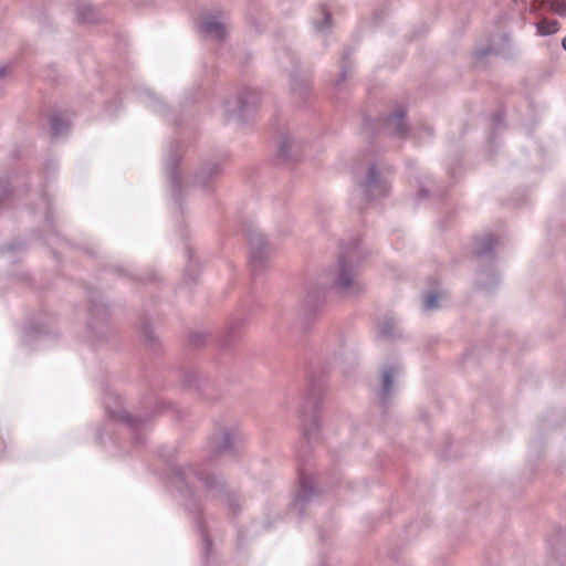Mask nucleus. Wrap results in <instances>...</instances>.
I'll return each mask as SVG.
<instances>
[{"instance_id":"39448f33","label":"nucleus","mask_w":566,"mask_h":566,"mask_svg":"<svg viewBox=\"0 0 566 566\" xmlns=\"http://www.w3.org/2000/svg\"><path fill=\"white\" fill-rule=\"evenodd\" d=\"M237 440V436L229 429H222L216 432L210 439V447L216 452L230 450Z\"/></svg>"},{"instance_id":"f8f14e48","label":"nucleus","mask_w":566,"mask_h":566,"mask_svg":"<svg viewBox=\"0 0 566 566\" xmlns=\"http://www.w3.org/2000/svg\"><path fill=\"white\" fill-rule=\"evenodd\" d=\"M494 247V239L491 235H485L476 241L474 252L479 255H484L490 252Z\"/></svg>"},{"instance_id":"9b49d317","label":"nucleus","mask_w":566,"mask_h":566,"mask_svg":"<svg viewBox=\"0 0 566 566\" xmlns=\"http://www.w3.org/2000/svg\"><path fill=\"white\" fill-rule=\"evenodd\" d=\"M297 146V142L290 135H283L279 145V153L283 157H289L293 148Z\"/></svg>"},{"instance_id":"9d476101","label":"nucleus","mask_w":566,"mask_h":566,"mask_svg":"<svg viewBox=\"0 0 566 566\" xmlns=\"http://www.w3.org/2000/svg\"><path fill=\"white\" fill-rule=\"evenodd\" d=\"M535 25L537 35L542 36L554 34L559 29L557 20L542 19Z\"/></svg>"},{"instance_id":"0eeeda50","label":"nucleus","mask_w":566,"mask_h":566,"mask_svg":"<svg viewBox=\"0 0 566 566\" xmlns=\"http://www.w3.org/2000/svg\"><path fill=\"white\" fill-rule=\"evenodd\" d=\"M547 3L549 10L559 15H566V1L565 0H534V2L530 7V12L537 14L541 8Z\"/></svg>"},{"instance_id":"7ed1b4c3","label":"nucleus","mask_w":566,"mask_h":566,"mask_svg":"<svg viewBox=\"0 0 566 566\" xmlns=\"http://www.w3.org/2000/svg\"><path fill=\"white\" fill-rule=\"evenodd\" d=\"M363 191L367 199L374 200L385 196L389 186L386 180L379 177L374 167L368 170L365 182L361 185Z\"/></svg>"},{"instance_id":"423d86ee","label":"nucleus","mask_w":566,"mask_h":566,"mask_svg":"<svg viewBox=\"0 0 566 566\" xmlns=\"http://www.w3.org/2000/svg\"><path fill=\"white\" fill-rule=\"evenodd\" d=\"M399 371L400 368L398 365H390L382 368L380 397L384 400L390 396L394 378L399 375Z\"/></svg>"},{"instance_id":"6e6552de","label":"nucleus","mask_w":566,"mask_h":566,"mask_svg":"<svg viewBox=\"0 0 566 566\" xmlns=\"http://www.w3.org/2000/svg\"><path fill=\"white\" fill-rule=\"evenodd\" d=\"M405 114L402 109H397L391 116L386 119V127L388 130L403 136L407 130V126L403 120Z\"/></svg>"},{"instance_id":"a211bd4d","label":"nucleus","mask_w":566,"mask_h":566,"mask_svg":"<svg viewBox=\"0 0 566 566\" xmlns=\"http://www.w3.org/2000/svg\"><path fill=\"white\" fill-rule=\"evenodd\" d=\"M563 48L566 50V38L563 40Z\"/></svg>"},{"instance_id":"4468645a","label":"nucleus","mask_w":566,"mask_h":566,"mask_svg":"<svg viewBox=\"0 0 566 566\" xmlns=\"http://www.w3.org/2000/svg\"><path fill=\"white\" fill-rule=\"evenodd\" d=\"M440 295L438 293H431L426 295L423 306L426 310H436L439 307L438 300Z\"/></svg>"},{"instance_id":"ddd939ff","label":"nucleus","mask_w":566,"mask_h":566,"mask_svg":"<svg viewBox=\"0 0 566 566\" xmlns=\"http://www.w3.org/2000/svg\"><path fill=\"white\" fill-rule=\"evenodd\" d=\"M50 126H51L52 134L54 136H60L64 133V130H66V128L69 127V124L61 117L54 116L50 120Z\"/></svg>"},{"instance_id":"20e7f679","label":"nucleus","mask_w":566,"mask_h":566,"mask_svg":"<svg viewBox=\"0 0 566 566\" xmlns=\"http://www.w3.org/2000/svg\"><path fill=\"white\" fill-rule=\"evenodd\" d=\"M200 32L208 38L221 40L227 33L226 24L217 17H206L200 23Z\"/></svg>"},{"instance_id":"f03ea898","label":"nucleus","mask_w":566,"mask_h":566,"mask_svg":"<svg viewBox=\"0 0 566 566\" xmlns=\"http://www.w3.org/2000/svg\"><path fill=\"white\" fill-rule=\"evenodd\" d=\"M260 102V94L256 91H244L235 101L233 108H227L229 117L243 119L245 114L254 109Z\"/></svg>"},{"instance_id":"dca6fc26","label":"nucleus","mask_w":566,"mask_h":566,"mask_svg":"<svg viewBox=\"0 0 566 566\" xmlns=\"http://www.w3.org/2000/svg\"><path fill=\"white\" fill-rule=\"evenodd\" d=\"M394 323L391 321L384 322L379 325V334L384 337H391Z\"/></svg>"},{"instance_id":"2eb2a0df","label":"nucleus","mask_w":566,"mask_h":566,"mask_svg":"<svg viewBox=\"0 0 566 566\" xmlns=\"http://www.w3.org/2000/svg\"><path fill=\"white\" fill-rule=\"evenodd\" d=\"M322 17H323L322 22H319V21L314 22L315 28L318 31H325L326 29H328L331 27L329 13L325 10V8L322 9Z\"/></svg>"},{"instance_id":"1a4fd4ad","label":"nucleus","mask_w":566,"mask_h":566,"mask_svg":"<svg viewBox=\"0 0 566 566\" xmlns=\"http://www.w3.org/2000/svg\"><path fill=\"white\" fill-rule=\"evenodd\" d=\"M507 41L509 38L506 34H503L496 39H492L490 45L486 49L481 50L479 55L483 56L486 54H499L504 50Z\"/></svg>"},{"instance_id":"f3484780","label":"nucleus","mask_w":566,"mask_h":566,"mask_svg":"<svg viewBox=\"0 0 566 566\" xmlns=\"http://www.w3.org/2000/svg\"><path fill=\"white\" fill-rule=\"evenodd\" d=\"M7 72V67L6 66H1L0 67V77H2Z\"/></svg>"},{"instance_id":"f257e3e1","label":"nucleus","mask_w":566,"mask_h":566,"mask_svg":"<svg viewBox=\"0 0 566 566\" xmlns=\"http://www.w3.org/2000/svg\"><path fill=\"white\" fill-rule=\"evenodd\" d=\"M333 286L346 295L356 294L361 291L363 285L359 282L354 256L350 253L344 254L338 259Z\"/></svg>"}]
</instances>
